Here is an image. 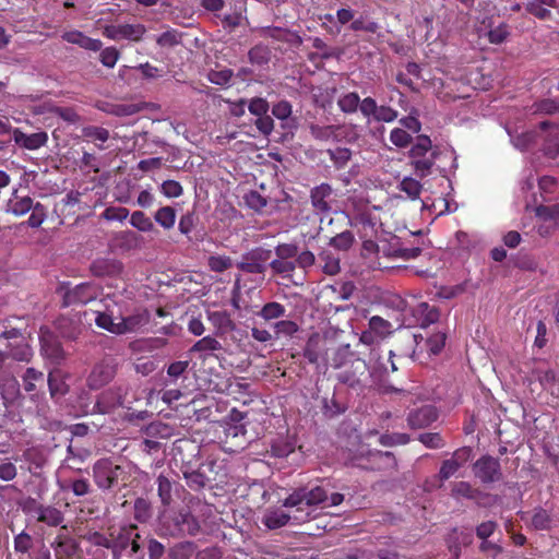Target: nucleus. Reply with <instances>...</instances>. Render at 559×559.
<instances>
[{"mask_svg":"<svg viewBox=\"0 0 559 559\" xmlns=\"http://www.w3.org/2000/svg\"><path fill=\"white\" fill-rule=\"evenodd\" d=\"M344 501V496L340 492L328 495L321 486L313 488H300L290 493L283 506L289 509H296L298 514L309 513V520L316 518L318 507L325 509L340 506Z\"/></svg>","mask_w":559,"mask_h":559,"instance_id":"1","label":"nucleus"},{"mask_svg":"<svg viewBox=\"0 0 559 559\" xmlns=\"http://www.w3.org/2000/svg\"><path fill=\"white\" fill-rule=\"evenodd\" d=\"M309 521V513L298 514L296 509H292L289 513L282 509L270 508L263 513L261 522L269 530H276L285 526L288 523L301 524Z\"/></svg>","mask_w":559,"mask_h":559,"instance_id":"2","label":"nucleus"},{"mask_svg":"<svg viewBox=\"0 0 559 559\" xmlns=\"http://www.w3.org/2000/svg\"><path fill=\"white\" fill-rule=\"evenodd\" d=\"M100 293V287L95 283H82L64 292L63 304L66 306L85 305L95 300Z\"/></svg>","mask_w":559,"mask_h":559,"instance_id":"3","label":"nucleus"},{"mask_svg":"<svg viewBox=\"0 0 559 559\" xmlns=\"http://www.w3.org/2000/svg\"><path fill=\"white\" fill-rule=\"evenodd\" d=\"M537 231L548 236L559 226V204L539 205L535 209Z\"/></svg>","mask_w":559,"mask_h":559,"instance_id":"4","label":"nucleus"},{"mask_svg":"<svg viewBox=\"0 0 559 559\" xmlns=\"http://www.w3.org/2000/svg\"><path fill=\"white\" fill-rule=\"evenodd\" d=\"M146 29L142 24H111L103 29L104 36L112 40L128 39L138 41L145 34Z\"/></svg>","mask_w":559,"mask_h":559,"instance_id":"5","label":"nucleus"},{"mask_svg":"<svg viewBox=\"0 0 559 559\" xmlns=\"http://www.w3.org/2000/svg\"><path fill=\"white\" fill-rule=\"evenodd\" d=\"M150 321V314L144 309H138L132 314L124 316L119 308V328L117 335L133 333L146 325Z\"/></svg>","mask_w":559,"mask_h":559,"instance_id":"6","label":"nucleus"},{"mask_svg":"<svg viewBox=\"0 0 559 559\" xmlns=\"http://www.w3.org/2000/svg\"><path fill=\"white\" fill-rule=\"evenodd\" d=\"M120 467L109 460H99L95 463L93 472L95 483L99 488L108 489L114 484Z\"/></svg>","mask_w":559,"mask_h":559,"instance_id":"7","label":"nucleus"},{"mask_svg":"<svg viewBox=\"0 0 559 559\" xmlns=\"http://www.w3.org/2000/svg\"><path fill=\"white\" fill-rule=\"evenodd\" d=\"M474 473L483 483L496 481L501 475L499 461L491 456H483L474 464Z\"/></svg>","mask_w":559,"mask_h":559,"instance_id":"8","label":"nucleus"},{"mask_svg":"<svg viewBox=\"0 0 559 559\" xmlns=\"http://www.w3.org/2000/svg\"><path fill=\"white\" fill-rule=\"evenodd\" d=\"M13 141L16 145L35 151L45 146L48 142V134L44 131L26 134L22 130L15 128L12 130Z\"/></svg>","mask_w":559,"mask_h":559,"instance_id":"9","label":"nucleus"},{"mask_svg":"<svg viewBox=\"0 0 559 559\" xmlns=\"http://www.w3.org/2000/svg\"><path fill=\"white\" fill-rule=\"evenodd\" d=\"M437 419L436 408L431 405L423 406L413 411L408 415V425L411 428L420 429L429 426Z\"/></svg>","mask_w":559,"mask_h":559,"instance_id":"10","label":"nucleus"},{"mask_svg":"<svg viewBox=\"0 0 559 559\" xmlns=\"http://www.w3.org/2000/svg\"><path fill=\"white\" fill-rule=\"evenodd\" d=\"M62 39L90 51H98L103 47V43L99 39L91 38L76 29L64 32Z\"/></svg>","mask_w":559,"mask_h":559,"instance_id":"11","label":"nucleus"},{"mask_svg":"<svg viewBox=\"0 0 559 559\" xmlns=\"http://www.w3.org/2000/svg\"><path fill=\"white\" fill-rule=\"evenodd\" d=\"M332 188L329 185L322 183L311 191L312 206L320 213H328L331 211Z\"/></svg>","mask_w":559,"mask_h":559,"instance_id":"12","label":"nucleus"},{"mask_svg":"<svg viewBox=\"0 0 559 559\" xmlns=\"http://www.w3.org/2000/svg\"><path fill=\"white\" fill-rule=\"evenodd\" d=\"M469 451L467 449L457 450L453 456L445 460L440 468V477L445 480L453 476L461 466L468 460Z\"/></svg>","mask_w":559,"mask_h":559,"instance_id":"13","label":"nucleus"},{"mask_svg":"<svg viewBox=\"0 0 559 559\" xmlns=\"http://www.w3.org/2000/svg\"><path fill=\"white\" fill-rule=\"evenodd\" d=\"M95 323L98 328L117 334L119 328V308H107L106 311H96Z\"/></svg>","mask_w":559,"mask_h":559,"instance_id":"14","label":"nucleus"},{"mask_svg":"<svg viewBox=\"0 0 559 559\" xmlns=\"http://www.w3.org/2000/svg\"><path fill=\"white\" fill-rule=\"evenodd\" d=\"M40 343L43 354L53 361H58L63 357V350L59 341L49 332H40Z\"/></svg>","mask_w":559,"mask_h":559,"instance_id":"15","label":"nucleus"},{"mask_svg":"<svg viewBox=\"0 0 559 559\" xmlns=\"http://www.w3.org/2000/svg\"><path fill=\"white\" fill-rule=\"evenodd\" d=\"M121 395L118 392L107 390L99 395L93 411L100 414H107L114 407L121 405Z\"/></svg>","mask_w":559,"mask_h":559,"instance_id":"16","label":"nucleus"},{"mask_svg":"<svg viewBox=\"0 0 559 559\" xmlns=\"http://www.w3.org/2000/svg\"><path fill=\"white\" fill-rule=\"evenodd\" d=\"M112 373L114 371L108 365H97L88 377V385L92 389H97L107 383L111 379Z\"/></svg>","mask_w":559,"mask_h":559,"instance_id":"17","label":"nucleus"},{"mask_svg":"<svg viewBox=\"0 0 559 559\" xmlns=\"http://www.w3.org/2000/svg\"><path fill=\"white\" fill-rule=\"evenodd\" d=\"M48 385L52 397L64 395L68 392L66 376L61 370L55 369L49 372Z\"/></svg>","mask_w":559,"mask_h":559,"instance_id":"18","label":"nucleus"},{"mask_svg":"<svg viewBox=\"0 0 559 559\" xmlns=\"http://www.w3.org/2000/svg\"><path fill=\"white\" fill-rule=\"evenodd\" d=\"M238 266L248 273H263L265 271L262 254L259 252H252L251 254L245 257Z\"/></svg>","mask_w":559,"mask_h":559,"instance_id":"19","label":"nucleus"},{"mask_svg":"<svg viewBox=\"0 0 559 559\" xmlns=\"http://www.w3.org/2000/svg\"><path fill=\"white\" fill-rule=\"evenodd\" d=\"M323 272L328 275H335L340 272V257L331 251L324 250L319 254Z\"/></svg>","mask_w":559,"mask_h":559,"instance_id":"20","label":"nucleus"},{"mask_svg":"<svg viewBox=\"0 0 559 559\" xmlns=\"http://www.w3.org/2000/svg\"><path fill=\"white\" fill-rule=\"evenodd\" d=\"M121 263L116 260H97L93 263V271L97 275H115L121 272Z\"/></svg>","mask_w":559,"mask_h":559,"instance_id":"21","label":"nucleus"},{"mask_svg":"<svg viewBox=\"0 0 559 559\" xmlns=\"http://www.w3.org/2000/svg\"><path fill=\"white\" fill-rule=\"evenodd\" d=\"M83 136L95 142L99 150H103V143L109 139V131L102 127L88 126L82 130Z\"/></svg>","mask_w":559,"mask_h":559,"instance_id":"22","label":"nucleus"},{"mask_svg":"<svg viewBox=\"0 0 559 559\" xmlns=\"http://www.w3.org/2000/svg\"><path fill=\"white\" fill-rule=\"evenodd\" d=\"M286 309L285 307L276 301H271L265 304L262 309L259 311L258 316L261 317L265 321H271L275 319H280L285 316Z\"/></svg>","mask_w":559,"mask_h":559,"instance_id":"23","label":"nucleus"},{"mask_svg":"<svg viewBox=\"0 0 559 559\" xmlns=\"http://www.w3.org/2000/svg\"><path fill=\"white\" fill-rule=\"evenodd\" d=\"M154 218L163 228L171 229L176 223V211L171 206H163L156 211Z\"/></svg>","mask_w":559,"mask_h":559,"instance_id":"24","label":"nucleus"},{"mask_svg":"<svg viewBox=\"0 0 559 559\" xmlns=\"http://www.w3.org/2000/svg\"><path fill=\"white\" fill-rule=\"evenodd\" d=\"M209 320L221 333H226L233 329V321L225 311L210 312Z\"/></svg>","mask_w":559,"mask_h":559,"instance_id":"25","label":"nucleus"},{"mask_svg":"<svg viewBox=\"0 0 559 559\" xmlns=\"http://www.w3.org/2000/svg\"><path fill=\"white\" fill-rule=\"evenodd\" d=\"M38 520L50 526L61 524L63 518L59 510L51 507L40 508L38 511Z\"/></svg>","mask_w":559,"mask_h":559,"instance_id":"26","label":"nucleus"},{"mask_svg":"<svg viewBox=\"0 0 559 559\" xmlns=\"http://www.w3.org/2000/svg\"><path fill=\"white\" fill-rule=\"evenodd\" d=\"M130 224L140 231H152L154 229V224L152 219L141 211H135L131 214Z\"/></svg>","mask_w":559,"mask_h":559,"instance_id":"27","label":"nucleus"},{"mask_svg":"<svg viewBox=\"0 0 559 559\" xmlns=\"http://www.w3.org/2000/svg\"><path fill=\"white\" fill-rule=\"evenodd\" d=\"M369 329L378 338H383L391 333L392 325L381 317L373 316L369 320Z\"/></svg>","mask_w":559,"mask_h":559,"instance_id":"28","label":"nucleus"},{"mask_svg":"<svg viewBox=\"0 0 559 559\" xmlns=\"http://www.w3.org/2000/svg\"><path fill=\"white\" fill-rule=\"evenodd\" d=\"M177 525L181 532L190 535H195L200 528L197 520L190 513H180L177 519Z\"/></svg>","mask_w":559,"mask_h":559,"instance_id":"29","label":"nucleus"},{"mask_svg":"<svg viewBox=\"0 0 559 559\" xmlns=\"http://www.w3.org/2000/svg\"><path fill=\"white\" fill-rule=\"evenodd\" d=\"M221 348L222 345L216 338L212 336H204L192 346L191 352L212 353L219 350Z\"/></svg>","mask_w":559,"mask_h":559,"instance_id":"30","label":"nucleus"},{"mask_svg":"<svg viewBox=\"0 0 559 559\" xmlns=\"http://www.w3.org/2000/svg\"><path fill=\"white\" fill-rule=\"evenodd\" d=\"M9 206V211L12 214H14L15 216H22L29 212L31 210H33L35 204L33 203V200L29 197H23L15 201H11Z\"/></svg>","mask_w":559,"mask_h":559,"instance_id":"31","label":"nucleus"},{"mask_svg":"<svg viewBox=\"0 0 559 559\" xmlns=\"http://www.w3.org/2000/svg\"><path fill=\"white\" fill-rule=\"evenodd\" d=\"M417 312L420 314L421 325L424 326L436 322L439 318L438 310L435 307H430L426 302L418 305Z\"/></svg>","mask_w":559,"mask_h":559,"instance_id":"32","label":"nucleus"},{"mask_svg":"<svg viewBox=\"0 0 559 559\" xmlns=\"http://www.w3.org/2000/svg\"><path fill=\"white\" fill-rule=\"evenodd\" d=\"M44 381V374L34 368H27L23 376V386L25 391L33 392L36 390V383Z\"/></svg>","mask_w":559,"mask_h":559,"instance_id":"33","label":"nucleus"},{"mask_svg":"<svg viewBox=\"0 0 559 559\" xmlns=\"http://www.w3.org/2000/svg\"><path fill=\"white\" fill-rule=\"evenodd\" d=\"M400 189H401V191L405 192L408 195V198H411L412 200H415L420 194L421 185L419 183V181H417L414 178L405 177L400 182Z\"/></svg>","mask_w":559,"mask_h":559,"instance_id":"34","label":"nucleus"},{"mask_svg":"<svg viewBox=\"0 0 559 559\" xmlns=\"http://www.w3.org/2000/svg\"><path fill=\"white\" fill-rule=\"evenodd\" d=\"M359 99L360 98L356 93H347L340 97L337 104L342 111L352 114L357 110Z\"/></svg>","mask_w":559,"mask_h":559,"instance_id":"35","label":"nucleus"},{"mask_svg":"<svg viewBox=\"0 0 559 559\" xmlns=\"http://www.w3.org/2000/svg\"><path fill=\"white\" fill-rule=\"evenodd\" d=\"M510 136H511L513 145L516 148L524 151V150L528 148L530 145L535 141L536 132L535 131H526V132H522V133L514 134V135L510 133Z\"/></svg>","mask_w":559,"mask_h":559,"instance_id":"36","label":"nucleus"},{"mask_svg":"<svg viewBox=\"0 0 559 559\" xmlns=\"http://www.w3.org/2000/svg\"><path fill=\"white\" fill-rule=\"evenodd\" d=\"M207 264L211 271L222 273L231 267L233 261L226 255H211Z\"/></svg>","mask_w":559,"mask_h":559,"instance_id":"37","label":"nucleus"},{"mask_svg":"<svg viewBox=\"0 0 559 559\" xmlns=\"http://www.w3.org/2000/svg\"><path fill=\"white\" fill-rule=\"evenodd\" d=\"M444 343L445 334L441 332L435 333L425 341V344L428 347L429 355L439 354L442 350Z\"/></svg>","mask_w":559,"mask_h":559,"instance_id":"38","label":"nucleus"},{"mask_svg":"<svg viewBox=\"0 0 559 559\" xmlns=\"http://www.w3.org/2000/svg\"><path fill=\"white\" fill-rule=\"evenodd\" d=\"M430 148L431 140L427 135H419L411 150V155L414 158L424 157Z\"/></svg>","mask_w":559,"mask_h":559,"instance_id":"39","label":"nucleus"},{"mask_svg":"<svg viewBox=\"0 0 559 559\" xmlns=\"http://www.w3.org/2000/svg\"><path fill=\"white\" fill-rule=\"evenodd\" d=\"M354 242V236L350 231H343L331 238L330 245L340 250H347Z\"/></svg>","mask_w":559,"mask_h":559,"instance_id":"40","label":"nucleus"},{"mask_svg":"<svg viewBox=\"0 0 559 559\" xmlns=\"http://www.w3.org/2000/svg\"><path fill=\"white\" fill-rule=\"evenodd\" d=\"M336 128L333 126H311V134L313 138L322 141H329L336 136Z\"/></svg>","mask_w":559,"mask_h":559,"instance_id":"41","label":"nucleus"},{"mask_svg":"<svg viewBox=\"0 0 559 559\" xmlns=\"http://www.w3.org/2000/svg\"><path fill=\"white\" fill-rule=\"evenodd\" d=\"M271 267L275 273L288 276L295 270L296 263L292 260L276 259L271 262Z\"/></svg>","mask_w":559,"mask_h":559,"instance_id":"42","label":"nucleus"},{"mask_svg":"<svg viewBox=\"0 0 559 559\" xmlns=\"http://www.w3.org/2000/svg\"><path fill=\"white\" fill-rule=\"evenodd\" d=\"M274 331L277 336H292L298 331V325L294 321L282 320L274 323Z\"/></svg>","mask_w":559,"mask_h":559,"instance_id":"43","label":"nucleus"},{"mask_svg":"<svg viewBox=\"0 0 559 559\" xmlns=\"http://www.w3.org/2000/svg\"><path fill=\"white\" fill-rule=\"evenodd\" d=\"M46 219V210L40 203H36L33 207V212L27 219L29 227H39Z\"/></svg>","mask_w":559,"mask_h":559,"instance_id":"44","label":"nucleus"},{"mask_svg":"<svg viewBox=\"0 0 559 559\" xmlns=\"http://www.w3.org/2000/svg\"><path fill=\"white\" fill-rule=\"evenodd\" d=\"M538 381L545 390L549 391L551 394H556V376L554 371H539Z\"/></svg>","mask_w":559,"mask_h":559,"instance_id":"45","label":"nucleus"},{"mask_svg":"<svg viewBox=\"0 0 559 559\" xmlns=\"http://www.w3.org/2000/svg\"><path fill=\"white\" fill-rule=\"evenodd\" d=\"M119 51L115 47H107L100 51V62L107 68H114L119 59Z\"/></svg>","mask_w":559,"mask_h":559,"instance_id":"46","label":"nucleus"},{"mask_svg":"<svg viewBox=\"0 0 559 559\" xmlns=\"http://www.w3.org/2000/svg\"><path fill=\"white\" fill-rule=\"evenodd\" d=\"M162 193L166 198H178L182 194V187L178 181L166 180L160 186Z\"/></svg>","mask_w":559,"mask_h":559,"instance_id":"47","label":"nucleus"},{"mask_svg":"<svg viewBox=\"0 0 559 559\" xmlns=\"http://www.w3.org/2000/svg\"><path fill=\"white\" fill-rule=\"evenodd\" d=\"M156 41L160 47H174L180 43V35L178 32L170 29L160 34Z\"/></svg>","mask_w":559,"mask_h":559,"instance_id":"48","label":"nucleus"},{"mask_svg":"<svg viewBox=\"0 0 559 559\" xmlns=\"http://www.w3.org/2000/svg\"><path fill=\"white\" fill-rule=\"evenodd\" d=\"M526 10L539 20H548L551 17V12L534 0L527 2Z\"/></svg>","mask_w":559,"mask_h":559,"instance_id":"49","label":"nucleus"},{"mask_svg":"<svg viewBox=\"0 0 559 559\" xmlns=\"http://www.w3.org/2000/svg\"><path fill=\"white\" fill-rule=\"evenodd\" d=\"M390 140L394 145L399 147H405L411 142V135L407 133V131L395 128L391 131Z\"/></svg>","mask_w":559,"mask_h":559,"instance_id":"50","label":"nucleus"},{"mask_svg":"<svg viewBox=\"0 0 559 559\" xmlns=\"http://www.w3.org/2000/svg\"><path fill=\"white\" fill-rule=\"evenodd\" d=\"M157 483L158 496L164 504H168L171 498V484L166 477L162 475L157 478Z\"/></svg>","mask_w":559,"mask_h":559,"instance_id":"51","label":"nucleus"},{"mask_svg":"<svg viewBox=\"0 0 559 559\" xmlns=\"http://www.w3.org/2000/svg\"><path fill=\"white\" fill-rule=\"evenodd\" d=\"M559 111V104L554 99H543L534 105L535 114H555Z\"/></svg>","mask_w":559,"mask_h":559,"instance_id":"52","label":"nucleus"},{"mask_svg":"<svg viewBox=\"0 0 559 559\" xmlns=\"http://www.w3.org/2000/svg\"><path fill=\"white\" fill-rule=\"evenodd\" d=\"M17 475V468L12 462L4 460L0 463V479L10 481Z\"/></svg>","mask_w":559,"mask_h":559,"instance_id":"53","label":"nucleus"},{"mask_svg":"<svg viewBox=\"0 0 559 559\" xmlns=\"http://www.w3.org/2000/svg\"><path fill=\"white\" fill-rule=\"evenodd\" d=\"M267 110H269V104L265 99L260 98V97L251 99V102L249 104V111L252 115H254L257 117L265 116Z\"/></svg>","mask_w":559,"mask_h":559,"instance_id":"54","label":"nucleus"},{"mask_svg":"<svg viewBox=\"0 0 559 559\" xmlns=\"http://www.w3.org/2000/svg\"><path fill=\"white\" fill-rule=\"evenodd\" d=\"M550 516L545 510H538L532 518V525L536 530H546L549 527Z\"/></svg>","mask_w":559,"mask_h":559,"instance_id":"55","label":"nucleus"},{"mask_svg":"<svg viewBox=\"0 0 559 559\" xmlns=\"http://www.w3.org/2000/svg\"><path fill=\"white\" fill-rule=\"evenodd\" d=\"M508 35H509V32H508L507 25L501 24V25L492 28L488 33V38L491 44H501L506 40Z\"/></svg>","mask_w":559,"mask_h":559,"instance_id":"56","label":"nucleus"},{"mask_svg":"<svg viewBox=\"0 0 559 559\" xmlns=\"http://www.w3.org/2000/svg\"><path fill=\"white\" fill-rule=\"evenodd\" d=\"M399 114L396 110L389 106H379L374 119L383 122H392L397 118Z\"/></svg>","mask_w":559,"mask_h":559,"instance_id":"57","label":"nucleus"},{"mask_svg":"<svg viewBox=\"0 0 559 559\" xmlns=\"http://www.w3.org/2000/svg\"><path fill=\"white\" fill-rule=\"evenodd\" d=\"M272 114L281 120H286L292 115V106L288 102L282 100L273 106Z\"/></svg>","mask_w":559,"mask_h":559,"instance_id":"58","label":"nucleus"},{"mask_svg":"<svg viewBox=\"0 0 559 559\" xmlns=\"http://www.w3.org/2000/svg\"><path fill=\"white\" fill-rule=\"evenodd\" d=\"M358 107L365 117H370V116L374 117L379 106L377 105V103L373 98L366 97L361 102L359 100Z\"/></svg>","mask_w":559,"mask_h":559,"instance_id":"59","label":"nucleus"},{"mask_svg":"<svg viewBox=\"0 0 559 559\" xmlns=\"http://www.w3.org/2000/svg\"><path fill=\"white\" fill-rule=\"evenodd\" d=\"M32 546V538L28 534L22 532L14 538V549L19 552H26Z\"/></svg>","mask_w":559,"mask_h":559,"instance_id":"60","label":"nucleus"},{"mask_svg":"<svg viewBox=\"0 0 559 559\" xmlns=\"http://www.w3.org/2000/svg\"><path fill=\"white\" fill-rule=\"evenodd\" d=\"M246 202L251 209L255 211H259L266 205V200L257 191L249 192L246 195Z\"/></svg>","mask_w":559,"mask_h":559,"instance_id":"61","label":"nucleus"},{"mask_svg":"<svg viewBox=\"0 0 559 559\" xmlns=\"http://www.w3.org/2000/svg\"><path fill=\"white\" fill-rule=\"evenodd\" d=\"M419 440L427 448H432V449L440 448L443 444L442 438L440 437L439 433H432V432L423 433V435H420Z\"/></svg>","mask_w":559,"mask_h":559,"instance_id":"62","label":"nucleus"},{"mask_svg":"<svg viewBox=\"0 0 559 559\" xmlns=\"http://www.w3.org/2000/svg\"><path fill=\"white\" fill-rule=\"evenodd\" d=\"M278 259L292 260L297 254V247L294 245H280L275 249Z\"/></svg>","mask_w":559,"mask_h":559,"instance_id":"63","label":"nucleus"},{"mask_svg":"<svg viewBox=\"0 0 559 559\" xmlns=\"http://www.w3.org/2000/svg\"><path fill=\"white\" fill-rule=\"evenodd\" d=\"M408 436L405 433L384 435L381 437V443L384 445L405 444L408 442Z\"/></svg>","mask_w":559,"mask_h":559,"instance_id":"64","label":"nucleus"}]
</instances>
